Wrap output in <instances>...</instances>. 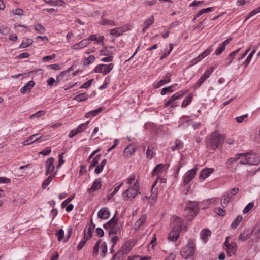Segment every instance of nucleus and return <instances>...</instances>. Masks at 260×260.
<instances>
[{"mask_svg": "<svg viewBox=\"0 0 260 260\" xmlns=\"http://www.w3.org/2000/svg\"><path fill=\"white\" fill-rule=\"evenodd\" d=\"M224 138L217 131L213 132L207 138L206 145L210 153H213L223 142Z\"/></svg>", "mask_w": 260, "mask_h": 260, "instance_id": "f257e3e1", "label": "nucleus"}, {"mask_svg": "<svg viewBox=\"0 0 260 260\" xmlns=\"http://www.w3.org/2000/svg\"><path fill=\"white\" fill-rule=\"evenodd\" d=\"M172 224L173 229L168 234V238L170 240L174 241L178 238L180 231L186 230L187 226L183 221L177 216L174 217Z\"/></svg>", "mask_w": 260, "mask_h": 260, "instance_id": "f03ea898", "label": "nucleus"}, {"mask_svg": "<svg viewBox=\"0 0 260 260\" xmlns=\"http://www.w3.org/2000/svg\"><path fill=\"white\" fill-rule=\"evenodd\" d=\"M140 193L139 182H136L123 192L122 196L125 200H132Z\"/></svg>", "mask_w": 260, "mask_h": 260, "instance_id": "7ed1b4c3", "label": "nucleus"}, {"mask_svg": "<svg viewBox=\"0 0 260 260\" xmlns=\"http://www.w3.org/2000/svg\"><path fill=\"white\" fill-rule=\"evenodd\" d=\"M195 246L194 240L192 239H189L187 245L182 248L180 251V254L182 257L185 259H188L192 257L194 253Z\"/></svg>", "mask_w": 260, "mask_h": 260, "instance_id": "20e7f679", "label": "nucleus"}, {"mask_svg": "<svg viewBox=\"0 0 260 260\" xmlns=\"http://www.w3.org/2000/svg\"><path fill=\"white\" fill-rule=\"evenodd\" d=\"M187 92L186 91L181 90L178 92L175 93L172 95L168 100H166L164 103V107H170L171 108H174L179 106L178 102H176V100L181 99Z\"/></svg>", "mask_w": 260, "mask_h": 260, "instance_id": "39448f33", "label": "nucleus"}, {"mask_svg": "<svg viewBox=\"0 0 260 260\" xmlns=\"http://www.w3.org/2000/svg\"><path fill=\"white\" fill-rule=\"evenodd\" d=\"M260 162V154L252 151L245 153V165H257Z\"/></svg>", "mask_w": 260, "mask_h": 260, "instance_id": "423d86ee", "label": "nucleus"}, {"mask_svg": "<svg viewBox=\"0 0 260 260\" xmlns=\"http://www.w3.org/2000/svg\"><path fill=\"white\" fill-rule=\"evenodd\" d=\"M238 188H234L230 192H226L224 193L220 201L223 208H226L228 206V203L233 199L234 196L238 193Z\"/></svg>", "mask_w": 260, "mask_h": 260, "instance_id": "0eeeda50", "label": "nucleus"}, {"mask_svg": "<svg viewBox=\"0 0 260 260\" xmlns=\"http://www.w3.org/2000/svg\"><path fill=\"white\" fill-rule=\"evenodd\" d=\"M199 211L198 204L194 202H190L187 204L185 209V213L189 219V217H194Z\"/></svg>", "mask_w": 260, "mask_h": 260, "instance_id": "6e6552de", "label": "nucleus"}, {"mask_svg": "<svg viewBox=\"0 0 260 260\" xmlns=\"http://www.w3.org/2000/svg\"><path fill=\"white\" fill-rule=\"evenodd\" d=\"M114 64L110 63L108 64H99L93 69V72L96 73H101L103 76L107 75L114 68Z\"/></svg>", "mask_w": 260, "mask_h": 260, "instance_id": "1a4fd4ad", "label": "nucleus"}, {"mask_svg": "<svg viewBox=\"0 0 260 260\" xmlns=\"http://www.w3.org/2000/svg\"><path fill=\"white\" fill-rule=\"evenodd\" d=\"M214 70V67H211L208 70H206L197 82L195 87L197 88L200 87L203 83L210 77Z\"/></svg>", "mask_w": 260, "mask_h": 260, "instance_id": "9d476101", "label": "nucleus"}, {"mask_svg": "<svg viewBox=\"0 0 260 260\" xmlns=\"http://www.w3.org/2000/svg\"><path fill=\"white\" fill-rule=\"evenodd\" d=\"M228 238L229 237L226 238L224 244L226 246V251L228 253V255L229 256H232L235 254L237 250V245L235 242H231L229 243L228 242Z\"/></svg>", "mask_w": 260, "mask_h": 260, "instance_id": "9b49d317", "label": "nucleus"}, {"mask_svg": "<svg viewBox=\"0 0 260 260\" xmlns=\"http://www.w3.org/2000/svg\"><path fill=\"white\" fill-rule=\"evenodd\" d=\"M102 186V180L100 178L95 179L93 182L92 185L87 189L89 193H92L100 190Z\"/></svg>", "mask_w": 260, "mask_h": 260, "instance_id": "f8f14e48", "label": "nucleus"}, {"mask_svg": "<svg viewBox=\"0 0 260 260\" xmlns=\"http://www.w3.org/2000/svg\"><path fill=\"white\" fill-rule=\"evenodd\" d=\"M169 167L168 164H159L154 168L152 171V176L161 174L166 171Z\"/></svg>", "mask_w": 260, "mask_h": 260, "instance_id": "ddd939ff", "label": "nucleus"}, {"mask_svg": "<svg viewBox=\"0 0 260 260\" xmlns=\"http://www.w3.org/2000/svg\"><path fill=\"white\" fill-rule=\"evenodd\" d=\"M171 76L172 74L171 73H167L166 75L163 77L162 79H161L158 82L154 84V88L155 89H157L161 87V86L169 83L171 81Z\"/></svg>", "mask_w": 260, "mask_h": 260, "instance_id": "4468645a", "label": "nucleus"}, {"mask_svg": "<svg viewBox=\"0 0 260 260\" xmlns=\"http://www.w3.org/2000/svg\"><path fill=\"white\" fill-rule=\"evenodd\" d=\"M197 169L193 168L187 172L184 175L183 182L184 184H188L190 181L194 178L196 174Z\"/></svg>", "mask_w": 260, "mask_h": 260, "instance_id": "2eb2a0df", "label": "nucleus"}, {"mask_svg": "<svg viewBox=\"0 0 260 260\" xmlns=\"http://www.w3.org/2000/svg\"><path fill=\"white\" fill-rule=\"evenodd\" d=\"M38 136V134H35L34 135H32L31 136H29L27 140L24 141L22 142V144L24 146H26L27 145H29L32 144L34 142H41L42 141L41 140L42 136H40L39 137H37Z\"/></svg>", "mask_w": 260, "mask_h": 260, "instance_id": "dca6fc26", "label": "nucleus"}, {"mask_svg": "<svg viewBox=\"0 0 260 260\" xmlns=\"http://www.w3.org/2000/svg\"><path fill=\"white\" fill-rule=\"evenodd\" d=\"M129 27L127 25H123L121 27H116L111 30L110 34L114 36H119L123 32L128 30Z\"/></svg>", "mask_w": 260, "mask_h": 260, "instance_id": "f3484780", "label": "nucleus"}, {"mask_svg": "<svg viewBox=\"0 0 260 260\" xmlns=\"http://www.w3.org/2000/svg\"><path fill=\"white\" fill-rule=\"evenodd\" d=\"M117 219L115 217H113L110 220L108 221V223L110 225L111 229L109 231V234H116L118 230L117 225Z\"/></svg>", "mask_w": 260, "mask_h": 260, "instance_id": "a211bd4d", "label": "nucleus"}, {"mask_svg": "<svg viewBox=\"0 0 260 260\" xmlns=\"http://www.w3.org/2000/svg\"><path fill=\"white\" fill-rule=\"evenodd\" d=\"M54 159L53 157H51L49 158L46 162V174L48 175L50 174V175L53 173L54 170Z\"/></svg>", "mask_w": 260, "mask_h": 260, "instance_id": "6ab92c4d", "label": "nucleus"}, {"mask_svg": "<svg viewBox=\"0 0 260 260\" xmlns=\"http://www.w3.org/2000/svg\"><path fill=\"white\" fill-rule=\"evenodd\" d=\"M95 228V224L92 222V221H91V224L89 225V226L86 229H85L84 231V238L85 239L89 240L92 236V231Z\"/></svg>", "mask_w": 260, "mask_h": 260, "instance_id": "aec40b11", "label": "nucleus"}, {"mask_svg": "<svg viewBox=\"0 0 260 260\" xmlns=\"http://www.w3.org/2000/svg\"><path fill=\"white\" fill-rule=\"evenodd\" d=\"M110 216V213L109 210L106 207L102 208L98 213V217L102 219H107Z\"/></svg>", "mask_w": 260, "mask_h": 260, "instance_id": "412c9836", "label": "nucleus"}, {"mask_svg": "<svg viewBox=\"0 0 260 260\" xmlns=\"http://www.w3.org/2000/svg\"><path fill=\"white\" fill-rule=\"evenodd\" d=\"M231 38H229L222 42L220 46L216 50L215 54L218 55L221 54L225 49L226 46L231 42Z\"/></svg>", "mask_w": 260, "mask_h": 260, "instance_id": "4be33fe9", "label": "nucleus"}, {"mask_svg": "<svg viewBox=\"0 0 260 260\" xmlns=\"http://www.w3.org/2000/svg\"><path fill=\"white\" fill-rule=\"evenodd\" d=\"M134 245V241L130 240L126 241L120 248L125 252V253L127 254Z\"/></svg>", "mask_w": 260, "mask_h": 260, "instance_id": "5701e85b", "label": "nucleus"}, {"mask_svg": "<svg viewBox=\"0 0 260 260\" xmlns=\"http://www.w3.org/2000/svg\"><path fill=\"white\" fill-rule=\"evenodd\" d=\"M214 171L213 168H206L203 169L200 174V179L204 180L209 176V175Z\"/></svg>", "mask_w": 260, "mask_h": 260, "instance_id": "b1692460", "label": "nucleus"}, {"mask_svg": "<svg viewBox=\"0 0 260 260\" xmlns=\"http://www.w3.org/2000/svg\"><path fill=\"white\" fill-rule=\"evenodd\" d=\"M212 51V47H208L207 48L202 54L199 55L197 57L194 59L193 61L196 63L202 60L203 58L208 55Z\"/></svg>", "mask_w": 260, "mask_h": 260, "instance_id": "393cba45", "label": "nucleus"}, {"mask_svg": "<svg viewBox=\"0 0 260 260\" xmlns=\"http://www.w3.org/2000/svg\"><path fill=\"white\" fill-rule=\"evenodd\" d=\"M89 42L88 39H83L78 43H76L72 46V49L75 50H80L88 45Z\"/></svg>", "mask_w": 260, "mask_h": 260, "instance_id": "a878e982", "label": "nucleus"}, {"mask_svg": "<svg viewBox=\"0 0 260 260\" xmlns=\"http://www.w3.org/2000/svg\"><path fill=\"white\" fill-rule=\"evenodd\" d=\"M211 235V232L210 230L207 229H203L200 233V236L204 243L207 242L208 238Z\"/></svg>", "mask_w": 260, "mask_h": 260, "instance_id": "bb28decb", "label": "nucleus"}, {"mask_svg": "<svg viewBox=\"0 0 260 260\" xmlns=\"http://www.w3.org/2000/svg\"><path fill=\"white\" fill-rule=\"evenodd\" d=\"M135 152V148L132 145H128L124 149L123 154L125 157H130Z\"/></svg>", "mask_w": 260, "mask_h": 260, "instance_id": "cd10ccee", "label": "nucleus"}, {"mask_svg": "<svg viewBox=\"0 0 260 260\" xmlns=\"http://www.w3.org/2000/svg\"><path fill=\"white\" fill-rule=\"evenodd\" d=\"M146 157L148 159H151L156 155L155 149L154 146L149 145L146 150Z\"/></svg>", "mask_w": 260, "mask_h": 260, "instance_id": "c85d7f7f", "label": "nucleus"}, {"mask_svg": "<svg viewBox=\"0 0 260 260\" xmlns=\"http://www.w3.org/2000/svg\"><path fill=\"white\" fill-rule=\"evenodd\" d=\"M35 83L34 81H30L26 84V85L23 86L21 89L20 91L21 93L24 94L27 91H30L31 89L35 86Z\"/></svg>", "mask_w": 260, "mask_h": 260, "instance_id": "c756f323", "label": "nucleus"}, {"mask_svg": "<svg viewBox=\"0 0 260 260\" xmlns=\"http://www.w3.org/2000/svg\"><path fill=\"white\" fill-rule=\"evenodd\" d=\"M100 24L103 25H110V26H116V23L111 20H109L106 18L104 15H103L101 17V20L100 22Z\"/></svg>", "mask_w": 260, "mask_h": 260, "instance_id": "7c9ffc66", "label": "nucleus"}, {"mask_svg": "<svg viewBox=\"0 0 260 260\" xmlns=\"http://www.w3.org/2000/svg\"><path fill=\"white\" fill-rule=\"evenodd\" d=\"M146 221V216L142 215L134 224V228L135 230L139 229Z\"/></svg>", "mask_w": 260, "mask_h": 260, "instance_id": "2f4dec72", "label": "nucleus"}, {"mask_svg": "<svg viewBox=\"0 0 260 260\" xmlns=\"http://www.w3.org/2000/svg\"><path fill=\"white\" fill-rule=\"evenodd\" d=\"M113 47H106L100 51V55L104 56L112 55Z\"/></svg>", "mask_w": 260, "mask_h": 260, "instance_id": "473e14b6", "label": "nucleus"}, {"mask_svg": "<svg viewBox=\"0 0 260 260\" xmlns=\"http://www.w3.org/2000/svg\"><path fill=\"white\" fill-rule=\"evenodd\" d=\"M95 57L93 55H90L88 57H83L82 59L83 64L84 66H88L94 62Z\"/></svg>", "mask_w": 260, "mask_h": 260, "instance_id": "72a5a7b5", "label": "nucleus"}, {"mask_svg": "<svg viewBox=\"0 0 260 260\" xmlns=\"http://www.w3.org/2000/svg\"><path fill=\"white\" fill-rule=\"evenodd\" d=\"M183 143L180 140L177 139L175 141V145L172 146L171 148L172 151H175L176 150H179L180 149L183 148Z\"/></svg>", "mask_w": 260, "mask_h": 260, "instance_id": "f704fd0d", "label": "nucleus"}, {"mask_svg": "<svg viewBox=\"0 0 260 260\" xmlns=\"http://www.w3.org/2000/svg\"><path fill=\"white\" fill-rule=\"evenodd\" d=\"M127 254L120 248L119 250L114 255L113 259L114 260H122L123 257Z\"/></svg>", "mask_w": 260, "mask_h": 260, "instance_id": "c9c22d12", "label": "nucleus"}, {"mask_svg": "<svg viewBox=\"0 0 260 260\" xmlns=\"http://www.w3.org/2000/svg\"><path fill=\"white\" fill-rule=\"evenodd\" d=\"M102 110H103V108L102 107H100L96 110L91 111L86 113L85 115V117L86 118L94 117L97 114H98L99 113L102 112Z\"/></svg>", "mask_w": 260, "mask_h": 260, "instance_id": "e433bc0d", "label": "nucleus"}, {"mask_svg": "<svg viewBox=\"0 0 260 260\" xmlns=\"http://www.w3.org/2000/svg\"><path fill=\"white\" fill-rule=\"evenodd\" d=\"M154 21V17L153 16H150L149 18L147 19L144 23L143 30L148 28Z\"/></svg>", "mask_w": 260, "mask_h": 260, "instance_id": "4c0bfd02", "label": "nucleus"}, {"mask_svg": "<svg viewBox=\"0 0 260 260\" xmlns=\"http://www.w3.org/2000/svg\"><path fill=\"white\" fill-rule=\"evenodd\" d=\"M106 162L107 160L106 159H103L101 161V164L96 167L94 170V173L96 174L101 173L103 171Z\"/></svg>", "mask_w": 260, "mask_h": 260, "instance_id": "58836bf2", "label": "nucleus"}, {"mask_svg": "<svg viewBox=\"0 0 260 260\" xmlns=\"http://www.w3.org/2000/svg\"><path fill=\"white\" fill-rule=\"evenodd\" d=\"M126 184L132 185V184L135 183L136 182H139L138 180L136 179V175L134 174H131L127 178L124 180Z\"/></svg>", "mask_w": 260, "mask_h": 260, "instance_id": "ea45409f", "label": "nucleus"}, {"mask_svg": "<svg viewBox=\"0 0 260 260\" xmlns=\"http://www.w3.org/2000/svg\"><path fill=\"white\" fill-rule=\"evenodd\" d=\"M192 100V94H189L186 96L185 99L183 101L181 107L185 108L189 105Z\"/></svg>", "mask_w": 260, "mask_h": 260, "instance_id": "a19ab883", "label": "nucleus"}, {"mask_svg": "<svg viewBox=\"0 0 260 260\" xmlns=\"http://www.w3.org/2000/svg\"><path fill=\"white\" fill-rule=\"evenodd\" d=\"M178 85L177 84H174L168 87H165L162 89L161 91V94L162 95H165L167 92H173L174 91L173 88L175 87Z\"/></svg>", "mask_w": 260, "mask_h": 260, "instance_id": "79ce46f5", "label": "nucleus"}, {"mask_svg": "<svg viewBox=\"0 0 260 260\" xmlns=\"http://www.w3.org/2000/svg\"><path fill=\"white\" fill-rule=\"evenodd\" d=\"M89 97V95L86 93H83L76 95L74 98V100L78 102H82L87 100Z\"/></svg>", "mask_w": 260, "mask_h": 260, "instance_id": "37998d69", "label": "nucleus"}, {"mask_svg": "<svg viewBox=\"0 0 260 260\" xmlns=\"http://www.w3.org/2000/svg\"><path fill=\"white\" fill-rule=\"evenodd\" d=\"M88 42L89 41H95L98 43H100L103 41V36H96V35H91L88 38Z\"/></svg>", "mask_w": 260, "mask_h": 260, "instance_id": "c03bdc74", "label": "nucleus"}, {"mask_svg": "<svg viewBox=\"0 0 260 260\" xmlns=\"http://www.w3.org/2000/svg\"><path fill=\"white\" fill-rule=\"evenodd\" d=\"M242 216H238L233 221L231 224V227L233 229H236L240 224V222L242 220Z\"/></svg>", "mask_w": 260, "mask_h": 260, "instance_id": "a18cd8bd", "label": "nucleus"}, {"mask_svg": "<svg viewBox=\"0 0 260 260\" xmlns=\"http://www.w3.org/2000/svg\"><path fill=\"white\" fill-rule=\"evenodd\" d=\"M260 12V6L257 7V8L254 9L252 10L250 13H249L248 15V16L245 18V22L247 20L250 19L251 17H253V16L255 15L257 13Z\"/></svg>", "mask_w": 260, "mask_h": 260, "instance_id": "49530a36", "label": "nucleus"}, {"mask_svg": "<svg viewBox=\"0 0 260 260\" xmlns=\"http://www.w3.org/2000/svg\"><path fill=\"white\" fill-rule=\"evenodd\" d=\"M189 121H190V119L188 116H183L180 118V119L179 120L178 126H181L184 125L185 123H187Z\"/></svg>", "mask_w": 260, "mask_h": 260, "instance_id": "de8ad7c7", "label": "nucleus"}, {"mask_svg": "<svg viewBox=\"0 0 260 260\" xmlns=\"http://www.w3.org/2000/svg\"><path fill=\"white\" fill-rule=\"evenodd\" d=\"M10 31L9 27L6 25H2L0 26V33L4 35L8 34Z\"/></svg>", "mask_w": 260, "mask_h": 260, "instance_id": "09e8293b", "label": "nucleus"}, {"mask_svg": "<svg viewBox=\"0 0 260 260\" xmlns=\"http://www.w3.org/2000/svg\"><path fill=\"white\" fill-rule=\"evenodd\" d=\"M34 28L36 31L39 32L40 34H43L45 30L44 27L40 24H35L34 26Z\"/></svg>", "mask_w": 260, "mask_h": 260, "instance_id": "8fccbe9b", "label": "nucleus"}, {"mask_svg": "<svg viewBox=\"0 0 260 260\" xmlns=\"http://www.w3.org/2000/svg\"><path fill=\"white\" fill-rule=\"evenodd\" d=\"M102 256L104 257L107 252V245L106 242H102L100 245Z\"/></svg>", "mask_w": 260, "mask_h": 260, "instance_id": "3c124183", "label": "nucleus"}, {"mask_svg": "<svg viewBox=\"0 0 260 260\" xmlns=\"http://www.w3.org/2000/svg\"><path fill=\"white\" fill-rule=\"evenodd\" d=\"M101 157V155L99 154L97 156H96L90 162V168H92L93 167L95 166L98 162L99 161L100 158Z\"/></svg>", "mask_w": 260, "mask_h": 260, "instance_id": "603ef678", "label": "nucleus"}, {"mask_svg": "<svg viewBox=\"0 0 260 260\" xmlns=\"http://www.w3.org/2000/svg\"><path fill=\"white\" fill-rule=\"evenodd\" d=\"M54 175L51 174L43 183L42 188H45L52 181Z\"/></svg>", "mask_w": 260, "mask_h": 260, "instance_id": "864d4df0", "label": "nucleus"}, {"mask_svg": "<svg viewBox=\"0 0 260 260\" xmlns=\"http://www.w3.org/2000/svg\"><path fill=\"white\" fill-rule=\"evenodd\" d=\"M32 43V41L30 39H27L26 41H23L22 42L19 46L20 48H24L29 46Z\"/></svg>", "mask_w": 260, "mask_h": 260, "instance_id": "5fc2aeb1", "label": "nucleus"}, {"mask_svg": "<svg viewBox=\"0 0 260 260\" xmlns=\"http://www.w3.org/2000/svg\"><path fill=\"white\" fill-rule=\"evenodd\" d=\"M89 123V121H87L85 123H82L80 124L78 127L77 128V131H78L79 133L83 132L87 128V125H88Z\"/></svg>", "mask_w": 260, "mask_h": 260, "instance_id": "6e6d98bb", "label": "nucleus"}, {"mask_svg": "<svg viewBox=\"0 0 260 260\" xmlns=\"http://www.w3.org/2000/svg\"><path fill=\"white\" fill-rule=\"evenodd\" d=\"M45 114V112L44 111H43V110H41V111H39L37 112H36V113L34 114H32L30 116V119H32V118H39V117H41L43 116H44Z\"/></svg>", "mask_w": 260, "mask_h": 260, "instance_id": "4d7b16f0", "label": "nucleus"}, {"mask_svg": "<svg viewBox=\"0 0 260 260\" xmlns=\"http://www.w3.org/2000/svg\"><path fill=\"white\" fill-rule=\"evenodd\" d=\"M75 197V195H73L72 196H70L69 198H68L67 199H66L62 203H61V207L64 208L66 207L68 204L73 200V199Z\"/></svg>", "mask_w": 260, "mask_h": 260, "instance_id": "13d9d810", "label": "nucleus"}, {"mask_svg": "<svg viewBox=\"0 0 260 260\" xmlns=\"http://www.w3.org/2000/svg\"><path fill=\"white\" fill-rule=\"evenodd\" d=\"M101 241V240H99L96 243L95 245H94V246L93 247V253H92L93 256L96 255L98 253Z\"/></svg>", "mask_w": 260, "mask_h": 260, "instance_id": "bf43d9fd", "label": "nucleus"}, {"mask_svg": "<svg viewBox=\"0 0 260 260\" xmlns=\"http://www.w3.org/2000/svg\"><path fill=\"white\" fill-rule=\"evenodd\" d=\"M255 50L254 49L248 55L246 60H245V66L249 63V62H250L251 58H252L253 54L255 53Z\"/></svg>", "mask_w": 260, "mask_h": 260, "instance_id": "052dcab7", "label": "nucleus"}, {"mask_svg": "<svg viewBox=\"0 0 260 260\" xmlns=\"http://www.w3.org/2000/svg\"><path fill=\"white\" fill-rule=\"evenodd\" d=\"M56 236L57 237V240L59 241H61L63 240L64 237V231L62 229L59 230L56 234Z\"/></svg>", "mask_w": 260, "mask_h": 260, "instance_id": "680f3d73", "label": "nucleus"}, {"mask_svg": "<svg viewBox=\"0 0 260 260\" xmlns=\"http://www.w3.org/2000/svg\"><path fill=\"white\" fill-rule=\"evenodd\" d=\"M214 212L221 216H224L225 215V211L221 208H216L214 209Z\"/></svg>", "mask_w": 260, "mask_h": 260, "instance_id": "e2e57ef3", "label": "nucleus"}, {"mask_svg": "<svg viewBox=\"0 0 260 260\" xmlns=\"http://www.w3.org/2000/svg\"><path fill=\"white\" fill-rule=\"evenodd\" d=\"M87 240V239L83 237V238L81 239L80 242L79 243L77 246V249L79 250H81L85 245Z\"/></svg>", "mask_w": 260, "mask_h": 260, "instance_id": "0e129e2a", "label": "nucleus"}, {"mask_svg": "<svg viewBox=\"0 0 260 260\" xmlns=\"http://www.w3.org/2000/svg\"><path fill=\"white\" fill-rule=\"evenodd\" d=\"M113 60V56L112 55L106 56L105 57L101 59V61L104 62H110Z\"/></svg>", "mask_w": 260, "mask_h": 260, "instance_id": "69168bd1", "label": "nucleus"}, {"mask_svg": "<svg viewBox=\"0 0 260 260\" xmlns=\"http://www.w3.org/2000/svg\"><path fill=\"white\" fill-rule=\"evenodd\" d=\"M12 13L14 15H19L21 16L23 14L24 11L22 9L20 8H17L15 9H14L12 11Z\"/></svg>", "mask_w": 260, "mask_h": 260, "instance_id": "338daca9", "label": "nucleus"}, {"mask_svg": "<svg viewBox=\"0 0 260 260\" xmlns=\"http://www.w3.org/2000/svg\"><path fill=\"white\" fill-rule=\"evenodd\" d=\"M55 57L56 55L55 54H52L51 55L44 56L42 58V60L44 62H47L50 60L53 59Z\"/></svg>", "mask_w": 260, "mask_h": 260, "instance_id": "774afa93", "label": "nucleus"}]
</instances>
